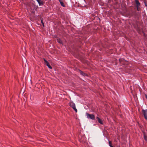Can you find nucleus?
<instances>
[{
  "label": "nucleus",
  "mask_w": 147,
  "mask_h": 147,
  "mask_svg": "<svg viewBox=\"0 0 147 147\" xmlns=\"http://www.w3.org/2000/svg\"><path fill=\"white\" fill-rule=\"evenodd\" d=\"M109 146L110 147H113V146L112 145V143L111 141H109Z\"/></svg>",
  "instance_id": "9"
},
{
  "label": "nucleus",
  "mask_w": 147,
  "mask_h": 147,
  "mask_svg": "<svg viewBox=\"0 0 147 147\" xmlns=\"http://www.w3.org/2000/svg\"><path fill=\"white\" fill-rule=\"evenodd\" d=\"M86 115L88 119H90L93 120H95V116L93 114H89L86 113Z\"/></svg>",
  "instance_id": "2"
},
{
  "label": "nucleus",
  "mask_w": 147,
  "mask_h": 147,
  "mask_svg": "<svg viewBox=\"0 0 147 147\" xmlns=\"http://www.w3.org/2000/svg\"><path fill=\"white\" fill-rule=\"evenodd\" d=\"M41 22L42 24V25H43V26H44V23L43 22V20H41Z\"/></svg>",
  "instance_id": "12"
},
{
  "label": "nucleus",
  "mask_w": 147,
  "mask_h": 147,
  "mask_svg": "<svg viewBox=\"0 0 147 147\" xmlns=\"http://www.w3.org/2000/svg\"><path fill=\"white\" fill-rule=\"evenodd\" d=\"M142 112L143 113L145 119L147 120V109H143L142 110Z\"/></svg>",
  "instance_id": "3"
},
{
  "label": "nucleus",
  "mask_w": 147,
  "mask_h": 147,
  "mask_svg": "<svg viewBox=\"0 0 147 147\" xmlns=\"http://www.w3.org/2000/svg\"><path fill=\"white\" fill-rule=\"evenodd\" d=\"M59 1L60 2H60H62L61 1V0H59Z\"/></svg>",
  "instance_id": "15"
},
{
  "label": "nucleus",
  "mask_w": 147,
  "mask_h": 147,
  "mask_svg": "<svg viewBox=\"0 0 147 147\" xmlns=\"http://www.w3.org/2000/svg\"><path fill=\"white\" fill-rule=\"evenodd\" d=\"M44 61L45 62V63H46V64L47 63H49L46 60V59H44Z\"/></svg>",
  "instance_id": "13"
},
{
  "label": "nucleus",
  "mask_w": 147,
  "mask_h": 147,
  "mask_svg": "<svg viewBox=\"0 0 147 147\" xmlns=\"http://www.w3.org/2000/svg\"><path fill=\"white\" fill-rule=\"evenodd\" d=\"M80 73H81V74H82V71H80Z\"/></svg>",
  "instance_id": "16"
},
{
  "label": "nucleus",
  "mask_w": 147,
  "mask_h": 147,
  "mask_svg": "<svg viewBox=\"0 0 147 147\" xmlns=\"http://www.w3.org/2000/svg\"><path fill=\"white\" fill-rule=\"evenodd\" d=\"M46 65L47 66H48V67L50 69H51L52 68V67L50 65L49 63H47L46 64Z\"/></svg>",
  "instance_id": "6"
},
{
  "label": "nucleus",
  "mask_w": 147,
  "mask_h": 147,
  "mask_svg": "<svg viewBox=\"0 0 147 147\" xmlns=\"http://www.w3.org/2000/svg\"><path fill=\"white\" fill-rule=\"evenodd\" d=\"M60 4L61 5L63 6V7H65V5L64 4V3L63 2H60Z\"/></svg>",
  "instance_id": "10"
},
{
  "label": "nucleus",
  "mask_w": 147,
  "mask_h": 147,
  "mask_svg": "<svg viewBox=\"0 0 147 147\" xmlns=\"http://www.w3.org/2000/svg\"><path fill=\"white\" fill-rule=\"evenodd\" d=\"M39 4V6L42 5L43 4V3L42 0H36Z\"/></svg>",
  "instance_id": "4"
},
{
  "label": "nucleus",
  "mask_w": 147,
  "mask_h": 147,
  "mask_svg": "<svg viewBox=\"0 0 147 147\" xmlns=\"http://www.w3.org/2000/svg\"><path fill=\"white\" fill-rule=\"evenodd\" d=\"M135 3L136 4L137 6L138 7L140 5V3L138 0H135Z\"/></svg>",
  "instance_id": "5"
},
{
  "label": "nucleus",
  "mask_w": 147,
  "mask_h": 147,
  "mask_svg": "<svg viewBox=\"0 0 147 147\" xmlns=\"http://www.w3.org/2000/svg\"><path fill=\"white\" fill-rule=\"evenodd\" d=\"M146 98L147 99V96L146 95Z\"/></svg>",
  "instance_id": "17"
},
{
  "label": "nucleus",
  "mask_w": 147,
  "mask_h": 147,
  "mask_svg": "<svg viewBox=\"0 0 147 147\" xmlns=\"http://www.w3.org/2000/svg\"><path fill=\"white\" fill-rule=\"evenodd\" d=\"M69 105L72 107L76 112H77V110L76 109L75 104L72 101H70L69 103Z\"/></svg>",
  "instance_id": "1"
},
{
  "label": "nucleus",
  "mask_w": 147,
  "mask_h": 147,
  "mask_svg": "<svg viewBox=\"0 0 147 147\" xmlns=\"http://www.w3.org/2000/svg\"><path fill=\"white\" fill-rule=\"evenodd\" d=\"M96 118L98 120L99 119H100L99 117H96Z\"/></svg>",
  "instance_id": "14"
},
{
  "label": "nucleus",
  "mask_w": 147,
  "mask_h": 147,
  "mask_svg": "<svg viewBox=\"0 0 147 147\" xmlns=\"http://www.w3.org/2000/svg\"><path fill=\"white\" fill-rule=\"evenodd\" d=\"M144 140L147 141V136H146V135H144Z\"/></svg>",
  "instance_id": "11"
},
{
  "label": "nucleus",
  "mask_w": 147,
  "mask_h": 147,
  "mask_svg": "<svg viewBox=\"0 0 147 147\" xmlns=\"http://www.w3.org/2000/svg\"><path fill=\"white\" fill-rule=\"evenodd\" d=\"M98 122L100 123V124H103V122L100 119H99L98 120Z\"/></svg>",
  "instance_id": "7"
},
{
  "label": "nucleus",
  "mask_w": 147,
  "mask_h": 147,
  "mask_svg": "<svg viewBox=\"0 0 147 147\" xmlns=\"http://www.w3.org/2000/svg\"><path fill=\"white\" fill-rule=\"evenodd\" d=\"M57 42L60 44H62V40L60 39H57Z\"/></svg>",
  "instance_id": "8"
}]
</instances>
